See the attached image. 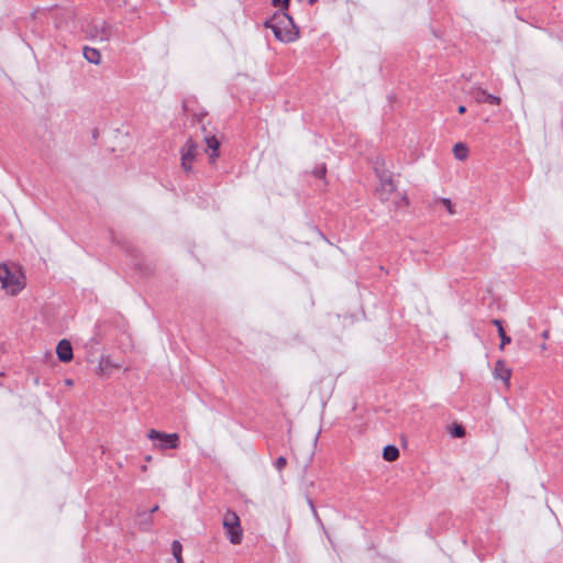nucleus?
<instances>
[{
  "mask_svg": "<svg viewBox=\"0 0 563 563\" xmlns=\"http://www.w3.org/2000/svg\"><path fill=\"white\" fill-rule=\"evenodd\" d=\"M265 26L271 29L275 37L284 43L295 42L299 37V30L294 20L286 12H278L272 19L265 22Z\"/></svg>",
  "mask_w": 563,
  "mask_h": 563,
  "instance_id": "f257e3e1",
  "label": "nucleus"
},
{
  "mask_svg": "<svg viewBox=\"0 0 563 563\" xmlns=\"http://www.w3.org/2000/svg\"><path fill=\"white\" fill-rule=\"evenodd\" d=\"M0 283L8 295L15 296L24 288L25 278L19 266L1 264Z\"/></svg>",
  "mask_w": 563,
  "mask_h": 563,
  "instance_id": "f03ea898",
  "label": "nucleus"
},
{
  "mask_svg": "<svg viewBox=\"0 0 563 563\" xmlns=\"http://www.w3.org/2000/svg\"><path fill=\"white\" fill-rule=\"evenodd\" d=\"M222 525L230 542L232 544H240L243 539V529L239 516L232 510L225 511Z\"/></svg>",
  "mask_w": 563,
  "mask_h": 563,
  "instance_id": "7ed1b4c3",
  "label": "nucleus"
},
{
  "mask_svg": "<svg viewBox=\"0 0 563 563\" xmlns=\"http://www.w3.org/2000/svg\"><path fill=\"white\" fill-rule=\"evenodd\" d=\"M147 438L154 442L158 450L177 449L179 446V435L177 433H165L151 429Z\"/></svg>",
  "mask_w": 563,
  "mask_h": 563,
  "instance_id": "20e7f679",
  "label": "nucleus"
},
{
  "mask_svg": "<svg viewBox=\"0 0 563 563\" xmlns=\"http://www.w3.org/2000/svg\"><path fill=\"white\" fill-rule=\"evenodd\" d=\"M378 176V185L376 191L379 196V199L383 201H388L391 198V195L396 191V184L389 173L382 172L377 174Z\"/></svg>",
  "mask_w": 563,
  "mask_h": 563,
  "instance_id": "39448f33",
  "label": "nucleus"
},
{
  "mask_svg": "<svg viewBox=\"0 0 563 563\" xmlns=\"http://www.w3.org/2000/svg\"><path fill=\"white\" fill-rule=\"evenodd\" d=\"M198 146L192 140H188L180 150L181 167L185 172L192 170V164L197 156Z\"/></svg>",
  "mask_w": 563,
  "mask_h": 563,
  "instance_id": "423d86ee",
  "label": "nucleus"
},
{
  "mask_svg": "<svg viewBox=\"0 0 563 563\" xmlns=\"http://www.w3.org/2000/svg\"><path fill=\"white\" fill-rule=\"evenodd\" d=\"M56 353L62 362H69L73 360V347L69 341L62 340L57 347Z\"/></svg>",
  "mask_w": 563,
  "mask_h": 563,
  "instance_id": "0eeeda50",
  "label": "nucleus"
},
{
  "mask_svg": "<svg viewBox=\"0 0 563 563\" xmlns=\"http://www.w3.org/2000/svg\"><path fill=\"white\" fill-rule=\"evenodd\" d=\"M473 97H474L475 101L478 103H485V102L490 103V104H499L500 103L499 97L490 95L479 88L475 89L473 91Z\"/></svg>",
  "mask_w": 563,
  "mask_h": 563,
  "instance_id": "6e6552de",
  "label": "nucleus"
},
{
  "mask_svg": "<svg viewBox=\"0 0 563 563\" xmlns=\"http://www.w3.org/2000/svg\"><path fill=\"white\" fill-rule=\"evenodd\" d=\"M90 35L100 41H108L111 37V27L104 22H101L99 26L95 25V32L90 31Z\"/></svg>",
  "mask_w": 563,
  "mask_h": 563,
  "instance_id": "1a4fd4ad",
  "label": "nucleus"
},
{
  "mask_svg": "<svg viewBox=\"0 0 563 563\" xmlns=\"http://www.w3.org/2000/svg\"><path fill=\"white\" fill-rule=\"evenodd\" d=\"M494 377L496 379L503 380L505 384H508L510 378V371L506 367L505 363L498 361L494 368Z\"/></svg>",
  "mask_w": 563,
  "mask_h": 563,
  "instance_id": "9d476101",
  "label": "nucleus"
},
{
  "mask_svg": "<svg viewBox=\"0 0 563 563\" xmlns=\"http://www.w3.org/2000/svg\"><path fill=\"white\" fill-rule=\"evenodd\" d=\"M84 56L89 63L95 64V65H98L101 60L100 52L92 47H85Z\"/></svg>",
  "mask_w": 563,
  "mask_h": 563,
  "instance_id": "9b49d317",
  "label": "nucleus"
},
{
  "mask_svg": "<svg viewBox=\"0 0 563 563\" xmlns=\"http://www.w3.org/2000/svg\"><path fill=\"white\" fill-rule=\"evenodd\" d=\"M453 154L456 159L465 161L468 156V148L464 143H456L453 147Z\"/></svg>",
  "mask_w": 563,
  "mask_h": 563,
  "instance_id": "f8f14e48",
  "label": "nucleus"
},
{
  "mask_svg": "<svg viewBox=\"0 0 563 563\" xmlns=\"http://www.w3.org/2000/svg\"><path fill=\"white\" fill-rule=\"evenodd\" d=\"M207 146H208V151H211L210 152V157L211 159H214L216 157L219 156V141L214 137V136H210V137H207Z\"/></svg>",
  "mask_w": 563,
  "mask_h": 563,
  "instance_id": "ddd939ff",
  "label": "nucleus"
},
{
  "mask_svg": "<svg viewBox=\"0 0 563 563\" xmlns=\"http://www.w3.org/2000/svg\"><path fill=\"white\" fill-rule=\"evenodd\" d=\"M399 456V451L394 445H387L384 448L383 457L388 462L396 461Z\"/></svg>",
  "mask_w": 563,
  "mask_h": 563,
  "instance_id": "4468645a",
  "label": "nucleus"
},
{
  "mask_svg": "<svg viewBox=\"0 0 563 563\" xmlns=\"http://www.w3.org/2000/svg\"><path fill=\"white\" fill-rule=\"evenodd\" d=\"M183 547L179 541L175 540L172 543V554L176 560V563H184L183 561Z\"/></svg>",
  "mask_w": 563,
  "mask_h": 563,
  "instance_id": "2eb2a0df",
  "label": "nucleus"
},
{
  "mask_svg": "<svg viewBox=\"0 0 563 563\" xmlns=\"http://www.w3.org/2000/svg\"><path fill=\"white\" fill-rule=\"evenodd\" d=\"M409 203V198L405 192L398 194L397 199L394 201L396 208L408 207Z\"/></svg>",
  "mask_w": 563,
  "mask_h": 563,
  "instance_id": "dca6fc26",
  "label": "nucleus"
},
{
  "mask_svg": "<svg viewBox=\"0 0 563 563\" xmlns=\"http://www.w3.org/2000/svg\"><path fill=\"white\" fill-rule=\"evenodd\" d=\"M439 201L445 207V209L448 210V212L450 214H454L455 213V208L452 203V201L448 198H440Z\"/></svg>",
  "mask_w": 563,
  "mask_h": 563,
  "instance_id": "f3484780",
  "label": "nucleus"
},
{
  "mask_svg": "<svg viewBox=\"0 0 563 563\" xmlns=\"http://www.w3.org/2000/svg\"><path fill=\"white\" fill-rule=\"evenodd\" d=\"M499 336H500V340H501V343H500V349H504V346L508 343H510V338L506 334L505 330H504V327H499V332H498Z\"/></svg>",
  "mask_w": 563,
  "mask_h": 563,
  "instance_id": "a211bd4d",
  "label": "nucleus"
},
{
  "mask_svg": "<svg viewBox=\"0 0 563 563\" xmlns=\"http://www.w3.org/2000/svg\"><path fill=\"white\" fill-rule=\"evenodd\" d=\"M287 464V461L284 456H279L276 461H275V467L277 468V471H282Z\"/></svg>",
  "mask_w": 563,
  "mask_h": 563,
  "instance_id": "6ab92c4d",
  "label": "nucleus"
},
{
  "mask_svg": "<svg viewBox=\"0 0 563 563\" xmlns=\"http://www.w3.org/2000/svg\"><path fill=\"white\" fill-rule=\"evenodd\" d=\"M325 173H327V168H325V166H324V165H321V166H319V167H317V168L314 169V175H316L317 177H319V178L324 177Z\"/></svg>",
  "mask_w": 563,
  "mask_h": 563,
  "instance_id": "aec40b11",
  "label": "nucleus"
},
{
  "mask_svg": "<svg viewBox=\"0 0 563 563\" xmlns=\"http://www.w3.org/2000/svg\"><path fill=\"white\" fill-rule=\"evenodd\" d=\"M274 5H280L283 10L288 8L289 0H273Z\"/></svg>",
  "mask_w": 563,
  "mask_h": 563,
  "instance_id": "412c9836",
  "label": "nucleus"
},
{
  "mask_svg": "<svg viewBox=\"0 0 563 563\" xmlns=\"http://www.w3.org/2000/svg\"><path fill=\"white\" fill-rule=\"evenodd\" d=\"M464 434H465V430H464V428H463L462 426H456V427L454 428V431H453V435H454V437L461 438V437H463Z\"/></svg>",
  "mask_w": 563,
  "mask_h": 563,
  "instance_id": "4be33fe9",
  "label": "nucleus"
},
{
  "mask_svg": "<svg viewBox=\"0 0 563 563\" xmlns=\"http://www.w3.org/2000/svg\"><path fill=\"white\" fill-rule=\"evenodd\" d=\"M493 324L496 325L497 330L499 331V327H503V323L500 320L498 319H495L493 320Z\"/></svg>",
  "mask_w": 563,
  "mask_h": 563,
  "instance_id": "5701e85b",
  "label": "nucleus"
},
{
  "mask_svg": "<svg viewBox=\"0 0 563 563\" xmlns=\"http://www.w3.org/2000/svg\"><path fill=\"white\" fill-rule=\"evenodd\" d=\"M457 111H459V113H460V114H463V113H465V112H466V108H465L464 106H460V107L457 108Z\"/></svg>",
  "mask_w": 563,
  "mask_h": 563,
  "instance_id": "b1692460",
  "label": "nucleus"
},
{
  "mask_svg": "<svg viewBox=\"0 0 563 563\" xmlns=\"http://www.w3.org/2000/svg\"><path fill=\"white\" fill-rule=\"evenodd\" d=\"M157 510H158V506L156 505V506H154V507L151 509V512H155V511H157Z\"/></svg>",
  "mask_w": 563,
  "mask_h": 563,
  "instance_id": "393cba45",
  "label": "nucleus"
},
{
  "mask_svg": "<svg viewBox=\"0 0 563 563\" xmlns=\"http://www.w3.org/2000/svg\"><path fill=\"white\" fill-rule=\"evenodd\" d=\"M145 460H146L147 462H150V461H152V456H150V455H148V456H146V457H145Z\"/></svg>",
  "mask_w": 563,
  "mask_h": 563,
  "instance_id": "a878e982",
  "label": "nucleus"
},
{
  "mask_svg": "<svg viewBox=\"0 0 563 563\" xmlns=\"http://www.w3.org/2000/svg\"><path fill=\"white\" fill-rule=\"evenodd\" d=\"M66 383H67V385H71L73 384V382L70 379H68Z\"/></svg>",
  "mask_w": 563,
  "mask_h": 563,
  "instance_id": "bb28decb",
  "label": "nucleus"
},
{
  "mask_svg": "<svg viewBox=\"0 0 563 563\" xmlns=\"http://www.w3.org/2000/svg\"><path fill=\"white\" fill-rule=\"evenodd\" d=\"M309 2H310V3H313V2H314V0H309Z\"/></svg>",
  "mask_w": 563,
  "mask_h": 563,
  "instance_id": "cd10ccee",
  "label": "nucleus"
}]
</instances>
